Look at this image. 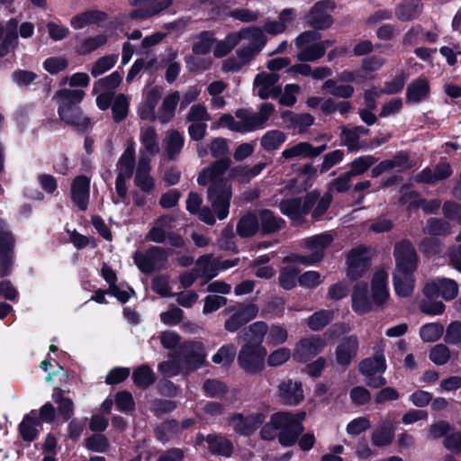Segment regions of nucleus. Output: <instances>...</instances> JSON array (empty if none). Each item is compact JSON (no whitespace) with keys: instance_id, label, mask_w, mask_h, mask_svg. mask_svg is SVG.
Instances as JSON below:
<instances>
[{"instance_id":"9d476101","label":"nucleus","mask_w":461,"mask_h":461,"mask_svg":"<svg viewBox=\"0 0 461 461\" xmlns=\"http://www.w3.org/2000/svg\"><path fill=\"white\" fill-rule=\"evenodd\" d=\"M276 422L279 425L278 442L283 447L294 446L304 431L303 425L294 420L288 411H279L278 420Z\"/></svg>"},{"instance_id":"c756f323","label":"nucleus","mask_w":461,"mask_h":461,"mask_svg":"<svg viewBox=\"0 0 461 461\" xmlns=\"http://www.w3.org/2000/svg\"><path fill=\"white\" fill-rule=\"evenodd\" d=\"M385 369L386 364L383 350L375 351L372 357L363 359L358 366V370L363 375L384 373Z\"/></svg>"},{"instance_id":"72a5a7b5","label":"nucleus","mask_w":461,"mask_h":461,"mask_svg":"<svg viewBox=\"0 0 461 461\" xmlns=\"http://www.w3.org/2000/svg\"><path fill=\"white\" fill-rule=\"evenodd\" d=\"M242 33L243 29L236 32H230L224 40L217 42L213 50L214 57L220 59L228 55L242 41V37L245 36Z\"/></svg>"},{"instance_id":"864d4df0","label":"nucleus","mask_w":461,"mask_h":461,"mask_svg":"<svg viewBox=\"0 0 461 461\" xmlns=\"http://www.w3.org/2000/svg\"><path fill=\"white\" fill-rule=\"evenodd\" d=\"M283 118L290 122L293 128H307L313 124L314 117L310 113H294L287 111L283 113Z\"/></svg>"},{"instance_id":"f704fd0d","label":"nucleus","mask_w":461,"mask_h":461,"mask_svg":"<svg viewBox=\"0 0 461 461\" xmlns=\"http://www.w3.org/2000/svg\"><path fill=\"white\" fill-rule=\"evenodd\" d=\"M422 4L418 0L403 1L397 5L395 16L400 21H410L417 18L422 11Z\"/></svg>"},{"instance_id":"b1692460","label":"nucleus","mask_w":461,"mask_h":461,"mask_svg":"<svg viewBox=\"0 0 461 461\" xmlns=\"http://www.w3.org/2000/svg\"><path fill=\"white\" fill-rule=\"evenodd\" d=\"M394 437V426L392 420H383L371 434L374 446L383 447L389 446Z\"/></svg>"},{"instance_id":"603ef678","label":"nucleus","mask_w":461,"mask_h":461,"mask_svg":"<svg viewBox=\"0 0 461 461\" xmlns=\"http://www.w3.org/2000/svg\"><path fill=\"white\" fill-rule=\"evenodd\" d=\"M324 55L323 47L320 46L317 41L301 49L300 51L296 54V59L301 62H314L322 58Z\"/></svg>"},{"instance_id":"4468645a","label":"nucleus","mask_w":461,"mask_h":461,"mask_svg":"<svg viewBox=\"0 0 461 461\" xmlns=\"http://www.w3.org/2000/svg\"><path fill=\"white\" fill-rule=\"evenodd\" d=\"M258 313V307L255 303L241 304L233 310L232 313L224 321V329L231 333L238 331Z\"/></svg>"},{"instance_id":"2eb2a0df","label":"nucleus","mask_w":461,"mask_h":461,"mask_svg":"<svg viewBox=\"0 0 461 461\" xmlns=\"http://www.w3.org/2000/svg\"><path fill=\"white\" fill-rule=\"evenodd\" d=\"M335 6L331 0L317 2L305 16L306 23L315 30H325L333 23L332 17L327 13L328 9Z\"/></svg>"},{"instance_id":"bf43d9fd","label":"nucleus","mask_w":461,"mask_h":461,"mask_svg":"<svg viewBox=\"0 0 461 461\" xmlns=\"http://www.w3.org/2000/svg\"><path fill=\"white\" fill-rule=\"evenodd\" d=\"M424 232L433 236L446 235L450 232V225L442 219L430 218L427 221Z\"/></svg>"},{"instance_id":"774afa93","label":"nucleus","mask_w":461,"mask_h":461,"mask_svg":"<svg viewBox=\"0 0 461 461\" xmlns=\"http://www.w3.org/2000/svg\"><path fill=\"white\" fill-rule=\"evenodd\" d=\"M209 149L212 156L215 158L221 159L229 158V146L227 140L221 137L214 138L211 140Z\"/></svg>"},{"instance_id":"aec40b11","label":"nucleus","mask_w":461,"mask_h":461,"mask_svg":"<svg viewBox=\"0 0 461 461\" xmlns=\"http://www.w3.org/2000/svg\"><path fill=\"white\" fill-rule=\"evenodd\" d=\"M150 158L147 155L139 158L134 184L144 193H151L155 188V180L150 176Z\"/></svg>"},{"instance_id":"9b49d317","label":"nucleus","mask_w":461,"mask_h":461,"mask_svg":"<svg viewBox=\"0 0 461 461\" xmlns=\"http://www.w3.org/2000/svg\"><path fill=\"white\" fill-rule=\"evenodd\" d=\"M129 3L136 7L129 14V18L145 21L167 10L173 5V0H129Z\"/></svg>"},{"instance_id":"c03bdc74","label":"nucleus","mask_w":461,"mask_h":461,"mask_svg":"<svg viewBox=\"0 0 461 461\" xmlns=\"http://www.w3.org/2000/svg\"><path fill=\"white\" fill-rule=\"evenodd\" d=\"M334 237L330 232H324L304 240V246L312 252H322L333 241Z\"/></svg>"},{"instance_id":"79ce46f5","label":"nucleus","mask_w":461,"mask_h":461,"mask_svg":"<svg viewBox=\"0 0 461 461\" xmlns=\"http://www.w3.org/2000/svg\"><path fill=\"white\" fill-rule=\"evenodd\" d=\"M129 98L124 94H118L114 96L111 109L114 122L124 121L129 113Z\"/></svg>"},{"instance_id":"5701e85b","label":"nucleus","mask_w":461,"mask_h":461,"mask_svg":"<svg viewBox=\"0 0 461 461\" xmlns=\"http://www.w3.org/2000/svg\"><path fill=\"white\" fill-rule=\"evenodd\" d=\"M268 330L267 324L264 321H256L242 330L241 337L244 344H250L254 347L264 348L262 342Z\"/></svg>"},{"instance_id":"c85d7f7f","label":"nucleus","mask_w":461,"mask_h":461,"mask_svg":"<svg viewBox=\"0 0 461 461\" xmlns=\"http://www.w3.org/2000/svg\"><path fill=\"white\" fill-rule=\"evenodd\" d=\"M430 92L429 81L418 78L407 86L406 102L420 103L428 98Z\"/></svg>"},{"instance_id":"39448f33","label":"nucleus","mask_w":461,"mask_h":461,"mask_svg":"<svg viewBox=\"0 0 461 461\" xmlns=\"http://www.w3.org/2000/svg\"><path fill=\"white\" fill-rule=\"evenodd\" d=\"M171 253L170 249L152 246L144 252L136 251L133 254V260L140 272L151 274L167 267L168 257Z\"/></svg>"},{"instance_id":"09e8293b","label":"nucleus","mask_w":461,"mask_h":461,"mask_svg":"<svg viewBox=\"0 0 461 461\" xmlns=\"http://www.w3.org/2000/svg\"><path fill=\"white\" fill-rule=\"evenodd\" d=\"M108 38L105 34H98L85 39L79 46L77 47V52L79 55H87L98 48L107 43Z\"/></svg>"},{"instance_id":"0e129e2a","label":"nucleus","mask_w":461,"mask_h":461,"mask_svg":"<svg viewBox=\"0 0 461 461\" xmlns=\"http://www.w3.org/2000/svg\"><path fill=\"white\" fill-rule=\"evenodd\" d=\"M211 119L212 117L207 112L206 107L201 104L192 105L186 115V121L189 122L206 123L211 121Z\"/></svg>"},{"instance_id":"393cba45","label":"nucleus","mask_w":461,"mask_h":461,"mask_svg":"<svg viewBox=\"0 0 461 461\" xmlns=\"http://www.w3.org/2000/svg\"><path fill=\"white\" fill-rule=\"evenodd\" d=\"M106 19L107 14L103 11L87 10L72 17L70 20V24L74 29L79 30L91 24L98 25L101 23L106 21Z\"/></svg>"},{"instance_id":"49530a36","label":"nucleus","mask_w":461,"mask_h":461,"mask_svg":"<svg viewBox=\"0 0 461 461\" xmlns=\"http://www.w3.org/2000/svg\"><path fill=\"white\" fill-rule=\"evenodd\" d=\"M340 145L346 146L348 151H357L366 147V144H363L357 135L353 131L352 129H349L344 125L340 126Z\"/></svg>"},{"instance_id":"423d86ee","label":"nucleus","mask_w":461,"mask_h":461,"mask_svg":"<svg viewBox=\"0 0 461 461\" xmlns=\"http://www.w3.org/2000/svg\"><path fill=\"white\" fill-rule=\"evenodd\" d=\"M245 36L242 40H248L249 44L239 48L236 55L244 66L249 65L261 52L267 42V37L261 27L251 26L243 28Z\"/></svg>"},{"instance_id":"e2e57ef3","label":"nucleus","mask_w":461,"mask_h":461,"mask_svg":"<svg viewBox=\"0 0 461 461\" xmlns=\"http://www.w3.org/2000/svg\"><path fill=\"white\" fill-rule=\"evenodd\" d=\"M438 285L440 296L446 301L453 300L458 294V285L453 279L439 278Z\"/></svg>"},{"instance_id":"7ed1b4c3","label":"nucleus","mask_w":461,"mask_h":461,"mask_svg":"<svg viewBox=\"0 0 461 461\" xmlns=\"http://www.w3.org/2000/svg\"><path fill=\"white\" fill-rule=\"evenodd\" d=\"M85 95L84 90L68 88L59 90L54 95L59 103V119L81 131H86L91 124L90 119L84 115L79 106Z\"/></svg>"},{"instance_id":"cd10ccee","label":"nucleus","mask_w":461,"mask_h":461,"mask_svg":"<svg viewBox=\"0 0 461 461\" xmlns=\"http://www.w3.org/2000/svg\"><path fill=\"white\" fill-rule=\"evenodd\" d=\"M18 20L16 18L10 19L5 24V34L0 42V57L6 56L10 50H14L18 44Z\"/></svg>"},{"instance_id":"c9c22d12","label":"nucleus","mask_w":461,"mask_h":461,"mask_svg":"<svg viewBox=\"0 0 461 461\" xmlns=\"http://www.w3.org/2000/svg\"><path fill=\"white\" fill-rule=\"evenodd\" d=\"M196 266L200 269V276L204 278V284L218 275L217 258L212 254L201 256L196 260Z\"/></svg>"},{"instance_id":"ddd939ff","label":"nucleus","mask_w":461,"mask_h":461,"mask_svg":"<svg viewBox=\"0 0 461 461\" xmlns=\"http://www.w3.org/2000/svg\"><path fill=\"white\" fill-rule=\"evenodd\" d=\"M393 256L396 267L394 271H411L417 267V254L408 240H402L394 245Z\"/></svg>"},{"instance_id":"3c124183","label":"nucleus","mask_w":461,"mask_h":461,"mask_svg":"<svg viewBox=\"0 0 461 461\" xmlns=\"http://www.w3.org/2000/svg\"><path fill=\"white\" fill-rule=\"evenodd\" d=\"M376 162L377 158L371 155L357 158L350 163V170L348 172L352 177L360 176L366 172Z\"/></svg>"},{"instance_id":"338daca9","label":"nucleus","mask_w":461,"mask_h":461,"mask_svg":"<svg viewBox=\"0 0 461 461\" xmlns=\"http://www.w3.org/2000/svg\"><path fill=\"white\" fill-rule=\"evenodd\" d=\"M352 176L347 171L341 174L339 177L333 179L330 182L328 185V191L331 194V192L337 193H345L349 190L351 186Z\"/></svg>"},{"instance_id":"f03ea898","label":"nucleus","mask_w":461,"mask_h":461,"mask_svg":"<svg viewBox=\"0 0 461 461\" xmlns=\"http://www.w3.org/2000/svg\"><path fill=\"white\" fill-rule=\"evenodd\" d=\"M387 275L384 271L376 272L371 282V297L368 285L365 282L357 283L352 291V309L358 314L371 312L375 307L383 309L389 300L386 287Z\"/></svg>"},{"instance_id":"680f3d73","label":"nucleus","mask_w":461,"mask_h":461,"mask_svg":"<svg viewBox=\"0 0 461 461\" xmlns=\"http://www.w3.org/2000/svg\"><path fill=\"white\" fill-rule=\"evenodd\" d=\"M443 332L444 327L440 323H429L421 327L420 335L423 341L434 342L442 336Z\"/></svg>"},{"instance_id":"a211bd4d","label":"nucleus","mask_w":461,"mask_h":461,"mask_svg":"<svg viewBox=\"0 0 461 461\" xmlns=\"http://www.w3.org/2000/svg\"><path fill=\"white\" fill-rule=\"evenodd\" d=\"M358 351V339L357 336L344 337L338 344L335 356L339 366L347 368L356 358Z\"/></svg>"},{"instance_id":"412c9836","label":"nucleus","mask_w":461,"mask_h":461,"mask_svg":"<svg viewBox=\"0 0 461 461\" xmlns=\"http://www.w3.org/2000/svg\"><path fill=\"white\" fill-rule=\"evenodd\" d=\"M278 397L284 404H299L303 400L302 384L291 379L282 382L278 386Z\"/></svg>"},{"instance_id":"6e6d98bb","label":"nucleus","mask_w":461,"mask_h":461,"mask_svg":"<svg viewBox=\"0 0 461 461\" xmlns=\"http://www.w3.org/2000/svg\"><path fill=\"white\" fill-rule=\"evenodd\" d=\"M333 311L321 310L313 313L308 320V326L312 330H321L333 319Z\"/></svg>"},{"instance_id":"6e6552de","label":"nucleus","mask_w":461,"mask_h":461,"mask_svg":"<svg viewBox=\"0 0 461 461\" xmlns=\"http://www.w3.org/2000/svg\"><path fill=\"white\" fill-rule=\"evenodd\" d=\"M319 198L318 191H312L304 197H295L282 200L279 208L280 211L287 215L291 220L300 221L304 215L308 214L316 204Z\"/></svg>"},{"instance_id":"37998d69","label":"nucleus","mask_w":461,"mask_h":461,"mask_svg":"<svg viewBox=\"0 0 461 461\" xmlns=\"http://www.w3.org/2000/svg\"><path fill=\"white\" fill-rule=\"evenodd\" d=\"M384 161L388 171L397 169L398 172H402L415 166V162L411 159L409 154L405 151H399L392 158Z\"/></svg>"},{"instance_id":"dca6fc26","label":"nucleus","mask_w":461,"mask_h":461,"mask_svg":"<svg viewBox=\"0 0 461 461\" xmlns=\"http://www.w3.org/2000/svg\"><path fill=\"white\" fill-rule=\"evenodd\" d=\"M348 276L352 280L361 277L370 267V258L364 248L351 249L348 257Z\"/></svg>"},{"instance_id":"bb28decb","label":"nucleus","mask_w":461,"mask_h":461,"mask_svg":"<svg viewBox=\"0 0 461 461\" xmlns=\"http://www.w3.org/2000/svg\"><path fill=\"white\" fill-rule=\"evenodd\" d=\"M180 101V94L175 91L167 95L162 101L160 107L158 110V121L166 124L173 120L176 114V108Z\"/></svg>"},{"instance_id":"7c9ffc66","label":"nucleus","mask_w":461,"mask_h":461,"mask_svg":"<svg viewBox=\"0 0 461 461\" xmlns=\"http://www.w3.org/2000/svg\"><path fill=\"white\" fill-rule=\"evenodd\" d=\"M258 230V218L254 212H248L244 214L237 222L236 231L241 238L253 237Z\"/></svg>"},{"instance_id":"de8ad7c7","label":"nucleus","mask_w":461,"mask_h":461,"mask_svg":"<svg viewBox=\"0 0 461 461\" xmlns=\"http://www.w3.org/2000/svg\"><path fill=\"white\" fill-rule=\"evenodd\" d=\"M296 158H309L308 142H299L288 149H285L281 153L278 162L285 163Z\"/></svg>"},{"instance_id":"4d7b16f0","label":"nucleus","mask_w":461,"mask_h":461,"mask_svg":"<svg viewBox=\"0 0 461 461\" xmlns=\"http://www.w3.org/2000/svg\"><path fill=\"white\" fill-rule=\"evenodd\" d=\"M215 39L213 34L210 32H203L197 38V41L193 44V52L197 55H205L210 52Z\"/></svg>"},{"instance_id":"a18cd8bd","label":"nucleus","mask_w":461,"mask_h":461,"mask_svg":"<svg viewBox=\"0 0 461 461\" xmlns=\"http://www.w3.org/2000/svg\"><path fill=\"white\" fill-rule=\"evenodd\" d=\"M132 379L138 387L146 389L155 383L156 376L150 367L144 365L134 370Z\"/></svg>"},{"instance_id":"052dcab7","label":"nucleus","mask_w":461,"mask_h":461,"mask_svg":"<svg viewBox=\"0 0 461 461\" xmlns=\"http://www.w3.org/2000/svg\"><path fill=\"white\" fill-rule=\"evenodd\" d=\"M158 371L165 377H171L184 373V367L179 361L176 353H174V358L172 360L161 362L158 365Z\"/></svg>"},{"instance_id":"13d9d810","label":"nucleus","mask_w":461,"mask_h":461,"mask_svg":"<svg viewBox=\"0 0 461 461\" xmlns=\"http://www.w3.org/2000/svg\"><path fill=\"white\" fill-rule=\"evenodd\" d=\"M118 55H105L98 59L92 66L91 75L97 77L111 69L117 62Z\"/></svg>"},{"instance_id":"473e14b6","label":"nucleus","mask_w":461,"mask_h":461,"mask_svg":"<svg viewBox=\"0 0 461 461\" xmlns=\"http://www.w3.org/2000/svg\"><path fill=\"white\" fill-rule=\"evenodd\" d=\"M411 271H394L393 285L396 294L399 296L406 297L413 290L414 279Z\"/></svg>"},{"instance_id":"a878e982","label":"nucleus","mask_w":461,"mask_h":461,"mask_svg":"<svg viewBox=\"0 0 461 461\" xmlns=\"http://www.w3.org/2000/svg\"><path fill=\"white\" fill-rule=\"evenodd\" d=\"M258 218V222L260 221L259 230H261L264 235L279 231L285 224V221L282 218L276 217L275 213L268 209L260 210Z\"/></svg>"},{"instance_id":"1a4fd4ad","label":"nucleus","mask_w":461,"mask_h":461,"mask_svg":"<svg viewBox=\"0 0 461 461\" xmlns=\"http://www.w3.org/2000/svg\"><path fill=\"white\" fill-rule=\"evenodd\" d=\"M266 356L267 349L265 348L244 344L238 353L237 361L243 371L250 375H256L264 369Z\"/></svg>"},{"instance_id":"ea45409f","label":"nucleus","mask_w":461,"mask_h":461,"mask_svg":"<svg viewBox=\"0 0 461 461\" xmlns=\"http://www.w3.org/2000/svg\"><path fill=\"white\" fill-rule=\"evenodd\" d=\"M140 140L145 150L150 156H155L159 153L160 148L158 143V137L156 129L153 126L140 130Z\"/></svg>"},{"instance_id":"20e7f679","label":"nucleus","mask_w":461,"mask_h":461,"mask_svg":"<svg viewBox=\"0 0 461 461\" xmlns=\"http://www.w3.org/2000/svg\"><path fill=\"white\" fill-rule=\"evenodd\" d=\"M275 105L271 103H263L258 111L249 108H240L235 112V117L239 119L240 133H247L264 129L267 121L275 113Z\"/></svg>"},{"instance_id":"f8f14e48","label":"nucleus","mask_w":461,"mask_h":461,"mask_svg":"<svg viewBox=\"0 0 461 461\" xmlns=\"http://www.w3.org/2000/svg\"><path fill=\"white\" fill-rule=\"evenodd\" d=\"M280 76L276 73H258L253 82V86L258 90V96L262 100L277 98L282 93L279 84Z\"/></svg>"},{"instance_id":"a19ab883","label":"nucleus","mask_w":461,"mask_h":461,"mask_svg":"<svg viewBox=\"0 0 461 461\" xmlns=\"http://www.w3.org/2000/svg\"><path fill=\"white\" fill-rule=\"evenodd\" d=\"M286 135L279 130L267 131L260 139V145L267 152L278 149L285 141Z\"/></svg>"},{"instance_id":"58836bf2","label":"nucleus","mask_w":461,"mask_h":461,"mask_svg":"<svg viewBox=\"0 0 461 461\" xmlns=\"http://www.w3.org/2000/svg\"><path fill=\"white\" fill-rule=\"evenodd\" d=\"M206 441L209 445V450L212 454L230 456L232 453V444L229 439L221 435H208Z\"/></svg>"},{"instance_id":"6ab92c4d","label":"nucleus","mask_w":461,"mask_h":461,"mask_svg":"<svg viewBox=\"0 0 461 461\" xmlns=\"http://www.w3.org/2000/svg\"><path fill=\"white\" fill-rule=\"evenodd\" d=\"M324 347L325 342L320 337L301 339L294 349V358L298 362L305 363L321 352Z\"/></svg>"},{"instance_id":"f257e3e1","label":"nucleus","mask_w":461,"mask_h":461,"mask_svg":"<svg viewBox=\"0 0 461 461\" xmlns=\"http://www.w3.org/2000/svg\"><path fill=\"white\" fill-rule=\"evenodd\" d=\"M231 164L230 158L217 159L198 175L197 183L207 185V199L219 220L228 217L232 196L231 185L224 175Z\"/></svg>"},{"instance_id":"4c0bfd02","label":"nucleus","mask_w":461,"mask_h":461,"mask_svg":"<svg viewBox=\"0 0 461 461\" xmlns=\"http://www.w3.org/2000/svg\"><path fill=\"white\" fill-rule=\"evenodd\" d=\"M135 167V149L133 144L128 146L117 163V176L131 178Z\"/></svg>"},{"instance_id":"5fc2aeb1","label":"nucleus","mask_w":461,"mask_h":461,"mask_svg":"<svg viewBox=\"0 0 461 461\" xmlns=\"http://www.w3.org/2000/svg\"><path fill=\"white\" fill-rule=\"evenodd\" d=\"M299 270L293 266L285 267L280 270L279 274V285L285 290L294 288L297 282Z\"/></svg>"},{"instance_id":"2f4dec72","label":"nucleus","mask_w":461,"mask_h":461,"mask_svg":"<svg viewBox=\"0 0 461 461\" xmlns=\"http://www.w3.org/2000/svg\"><path fill=\"white\" fill-rule=\"evenodd\" d=\"M164 143L167 158L175 160L183 149L185 140L178 131L170 130L166 134Z\"/></svg>"},{"instance_id":"8fccbe9b","label":"nucleus","mask_w":461,"mask_h":461,"mask_svg":"<svg viewBox=\"0 0 461 461\" xmlns=\"http://www.w3.org/2000/svg\"><path fill=\"white\" fill-rule=\"evenodd\" d=\"M122 79V75L115 71L96 81L94 86V92L105 91L114 93V90L120 86Z\"/></svg>"},{"instance_id":"0eeeda50","label":"nucleus","mask_w":461,"mask_h":461,"mask_svg":"<svg viewBox=\"0 0 461 461\" xmlns=\"http://www.w3.org/2000/svg\"><path fill=\"white\" fill-rule=\"evenodd\" d=\"M184 367L185 375L201 367L205 361V351L203 343L199 341H186L181 344L175 351Z\"/></svg>"},{"instance_id":"f3484780","label":"nucleus","mask_w":461,"mask_h":461,"mask_svg":"<svg viewBox=\"0 0 461 461\" xmlns=\"http://www.w3.org/2000/svg\"><path fill=\"white\" fill-rule=\"evenodd\" d=\"M265 420L266 417L263 413L255 412L247 416L237 413L234 414L230 420L233 429L237 433L249 436L262 425Z\"/></svg>"},{"instance_id":"4be33fe9","label":"nucleus","mask_w":461,"mask_h":461,"mask_svg":"<svg viewBox=\"0 0 461 461\" xmlns=\"http://www.w3.org/2000/svg\"><path fill=\"white\" fill-rule=\"evenodd\" d=\"M89 179L86 176H77L71 186V197L80 210L86 211L89 197Z\"/></svg>"},{"instance_id":"69168bd1","label":"nucleus","mask_w":461,"mask_h":461,"mask_svg":"<svg viewBox=\"0 0 461 461\" xmlns=\"http://www.w3.org/2000/svg\"><path fill=\"white\" fill-rule=\"evenodd\" d=\"M429 357L434 364L442 366L449 360L450 351L445 344H437L429 350Z\"/></svg>"},{"instance_id":"e433bc0d","label":"nucleus","mask_w":461,"mask_h":461,"mask_svg":"<svg viewBox=\"0 0 461 461\" xmlns=\"http://www.w3.org/2000/svg\"><path fill=\"white\" fill-rule=\"evenodd\" d=\"M41 424V420L35 411H32L25 415L23 421L19 425V432L23 440L32 442L37 437L38 430L36 426Z\"/></svg>"}]
</instances>
